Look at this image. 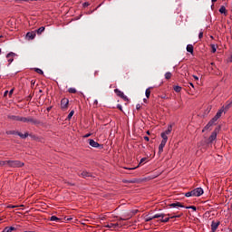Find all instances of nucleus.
<instances>
[{"instance_id":"nucleus-1","label":"nucleus","mask_w":232,"mask_h":232,"mask_svg":"<svg viewBox=\"0 0 232 232\" xmlns=\"http://www.w3.org/2000/svg\"><path fill=\"white\" fill-rule=\"evenodd\" d=\"M6 162L9 168H23L24 166V163L21 160H6Z\"/></svg>"},{"instance_id":"nucleus-2","label":"nucleus","mask_w":232,"mask_h":232,"mask_svg":"<svg viewBox=\"0 0 232 232\" xmlns=\"http://www.w3.org/2000/svg\"><path fill=\"white\" fill-rule=\"evenodd\" d=\"M21 122H30L31 124H39V121H37L34 117H22Z\"/></svg>"},{"instance_id":"nucleus-3","label":"nucleus","mask_w":232,"mask_h":232,"mask_svg":"<svg viewBox=\"0 0 232 232\" xmlns=\"http://www.w3.org/2000/svg\"><path fill=\"white\" fill-rule=\"evenodd\" d=\"M114 92L116 93V95H118V97H121V99H123V101H125V102L130 101V99H128V96H126L124 94V92H122V91H121L119 89H115Z\"/></svg>"},{"instance_id":"nucleus-4","label":"nucleus","mask_w":232,"mask_h":232,"mask_svg":"<svg viewBox=\"0 0 232 232\" xmlns=\"http://www.w3.org/2000/svg\"><path fill=\"white\" fill-rule=\"evenodd\" d=\"M78 177H82V179H88L92 177V172H88L87 170H81L78 172Z\"/></svg>"},{"instance_id":"nucleus-5","label":"nucleus","mask_w":232,"mask_h":232,"mask_svg":"<svg viewBox=\"0 0 232 232\" xmlns=\"http://www.w3.org/2000/svg\"><path fill=\"white\" fill-rule=\"evenodd\" d=\"M68 104H70V100H68V98L62 99L61 101L62 110H68Z\"/></svg>"},{"instance_id":"nucleus-6","label":"nucleus","mask_w":232,"mask_h":232,"mask_svg":"<svg viewBox=\"0 0 232 232\" xmlns=\"http://www.w3.org/2000/svg\"><path fill=\"white\" fill-rule=\"evenodd\" d=\"M167 217H169V218H163L160 220V222H163V223L169 222V218H180V217H182V214L181 215H174V216L168 214Z\"/></svg>"},{"instance_id":"nucleus-7","label":"nucleus","mask_w":232,"mask_h":232,"mask_svg":"<svg viewBox=\"0 0 232 232\" xmlns=\"http://www.w3.org/2000/svg\"><path fill=\"white\" fill-rule=\"evenodd\" d=\"M17 54H15V53H9L6 54V59L7 62L9 63V64H12V63H14V58L16 56Z\"/></svg>"},{"instance_id":"nucleus-8","label":"nucleus","mask_w":232,"mask_h":232,"mask_svg":"<svg viewBox=\"0 0 232 232\" xmlns=\"http://www.w3.org/2000/svg\"><path fill=\"white\" fill-rule=\"evenodd\" d=\"M222 113H224V109H220L217 114L212 118V120L217 122L221 117H222Z\"/></svg>"},{"instance_id":"nucleus-9","label":"nucleus","mask_w":232,"mask_h":232,"mask_svg":"<svg viewBox=\"0 0 232 232\" xmlns=\"http://www.w3.org/2000/svg\"><path fill=\"white\" fill-rule=\"evenodd\" d=\"M35 31H32V32H28L25 35L26 39H28L29 41H32L34 39H35Z\"/></svg>"},{"instance_id":"nucleus-10","label":"nucleus","mask_w":232,"mask_h":232,"mask_svg":"<svg viewBox=\"0 0 232 232\" xmlns=\"http://www.w3.org/2000/svg\"><path fill=\"white\" fill-rule=\"evenodd\" d=\"M219 226H220V221H218V222L212 221V224H211L212 232H216L217 229H218Z\"/></svg>"},{"instance_id":"nucleus-11","label":"nucleus","mask_w":232,"mask_h":232,"mask_svg":"<svg viewBox=\"0 0 232 232\" xmlns=\"http://www.w3.org/2000/svg\"><path fill=\"white\" fill-rule=\"evenodd\" d=\"M232 106V101L227 102L226 105L221 108V110H224V113L227 112L229 111V108Z\"/></svg>"},{"instance_id":"nucleus-12","label":"nucleus","mask_w":232,"mask_h":232,"mask_svg":"<svg viewBox=\"0 0 232 232\" xmlns=\"http://www.w3.org/2000/svg\"><path fill=\"white\" fill-rule=\"evenodd\" d=\"M194 194L196 197H200L201 195H204V189H202V188H197L194 189Z\"/></svg>"},{"instance_id":"nucleus-13","label":"nucleus","mask_w":232,"mask_h":232,"mask_svg":"<svg viewBox=\"0 0 232 232\" xmlns=\"http://www.w3.org/2000/svg\"><path fill=\"white\" fill-rule=\"evenodd\" d=\"M89 144L92 148H101V144L93 140H89Z\"/></svg>"},{"instance_id":"nucleus-14","label":"nucleus","mask_w":232,"mask_h":232,"mask_svg":"<svg viewBox=\"0 0 232 232\" xmlns=\"http://www.w3.org/2000/svg\"><path fill=\"white\" fill-rule=\"evenodd\" d=\"M217 140V130H214L208 138V142H213V140Z\"/></svg>"},{"instance_id":"nucleus-15","label":"nucleus","mask_w":232,"mask_h":232,"mask_svg":"<svg viewBox=\"0 0 232 232\" xmlns=\"http://www.w3.org/2000/svg\"><path fill=\"white\" fill-rule=\"evenodd\" d=\"M215 121H213V119L211 121H208V123L204 127L202 131H207V130H209V128H211V126H213V124H215Z\"/></svg>"},{"instance_id":"nucleus-16","label":"nucleus","mask_w":232,"mask_h":232,"mask_svg":"<svg viewBox=\"0 0 232 232\" xmlns=\"http://www.w3.org/2000/svg\"><path fill=\"white\" fill-rule=\"evenodd\" d=\"M7 117H8V119H10L11 121H18L19 122H21V120L23 119V117H21V116H15V115H8Z\"/></svg>"},{"instance_id":"nucleus-17","label":"nucleus","mask_w":232,"mask_h":232,"mask_svg":"<svg viewBox=\"0 0 232 232\" xmlns=\"http://www.w3.org/2000/svg\"><path fill=\"white\" fill-rule=\"evenodd\" d=\"M169 208H184V205L180 202H175L169 205Z\"/></svg>"},{"instance_id":"nucleus-18","label":"nucleus","mask_w":232,"mask_h":232,"mask_svg":"<svg viewBox=\"0 0 232 232\" xmlns=\"http://www.w3.org/2000/svg\"><path fill=\"white\" fill-rule=\"evenodd\" d=\"M164 146H166V142L161 141V143L159 146V153H162V151H164Z\"/></svg>"},{"instance_id":"nucleus-19","label":"nucleus","mask_w":232,"mask_h":232,"mask_svg":"<svg viewBox=\"0 0 232 232\" xmlns=\"http://www.w3.org/2000/svg\"><path fill=\"white\" fill-rule=\"evenodd\" d=\"M153 87H149L148 89H146L145 91V95L147 97V99H150V95H151V90Z\"/></svg>"},{"instance_id":"nucleus-20","label":"nucleus","mask_w":232,"mask_h":232,"mask_svg":"<svg viewBox=\"0 0 232 232\" xmlns=\"http://www.w3.org/2000/svg\"><path fill=\"white\" fill-rule=\"evenodd\" d=\"M119 223L113 224V223H110L108 225L105 226V227H109V229H111V227H119Z\"/></svg>"},{"instance_id":"nucleus-21","label":"nucleus","mask_w":232,"mask_h":232,"mask_svg":"<svg viewBox=\"0 0 232 232\" xmlns=\"http://www.w3.org/2000/svg\"><path fill=\"white\" fill-rule=\"evenodd\" d=\"M172 130H173V126L169 125L168 129L163 133H165V135H169V133H171Z\"/></svg>"},{"instance_id":"nucleus-22","label":"nucleus","mask_w":232,"mask_h":232,"mask_svg":"<svg viewBox=\"0 0 232 232\" xmlns=\"http://www.w3.org/2000/svg\"><path fill=\"white\" fill-rule=\"evenodd\" d=\"M16 135H18V137H21V139H26V137H28V132H25L24 134L21 133V132H16Z\"/></svg>"},{"instance_id":"nucleus-23","label":"nucleus","mask_w":232,"mask_h":232,"mask_svg":"<svg viewBox=\"0 0 232 232\" xmlns=\"http://www.w3.org/2000/svg\"><path fill=\"white\" fill-rule=\"evenodd\" d=\"M50 220L51 222H61V218H57L56 216H52Z\"/></svg>"},{"instance_id":"nucleus-24","label":"nucleus","mask_w":232,"mask_h":232,"mask_svg":"<svg viewBox=\"0 0 232 232\" xmlns=\"http://www.w3.org/2000/svg\"><path fill=\"white\" fill-rule=\"evenodd\" d=\"M185 197H196L195 190L185 193Z\"/></svg>"},{"instance_id":"nucleus-25","label":"nucleus","mask_w":232,"mask_h":232,"mask_svg":"<svg viewBox=\"0 0 232 232\" xmlns=\"http://www.w3.org/2000/svg\"><path fill=\"white\" fill-rule=\"evenodd\" d=\"M162 140L161 142H168V134H165L164 132L161 133Z\"/></svg>"},{"instance_id":"nucleus-26","label":"nucleus","mask_w":232,"mask_h":232,"mask_svg":"<svg viewBox=\"0 0 232 232\" xmlns=\"http://www.w3.org/2000/svg\"><path fill=\"white\" fill-rule=\"evenodd\" d=\"M15 227H6L5 229H4V231L3 232H12V231H15Z\"/></svg>"},{"instance_id":"nucleus-27","label":"nucleus","mask_w":232,"mask_h":232,"mask_svg":"<svg viewBox=\"0 0 232 232\" xmlns=\"http://www.w3.org/2000/svg\"><path fill=\"white\" fill-rule=\"evenodd\" d=\"M44 30H45L44 26H42L34 32H35V34H38V35H41V34H43V32H44Z\"/></svg>"},{"instance_id":"nucleus-28","label":"nucleus","mask_w":232,"mask_h":232,"mask_svg":"<svg viewBox=\"0 0 232 232\" xmlns=\"http://www.w3.org/2000/svg\"><path fill=\"white\" fill-rule=\"evenodd\" d=\"M152 217L153 218H164L166 217V214H156Z\"/></svg>"},{"instance_id":"nucleus-29","label":"nucleus","mask_w":232,"mask_h":232,"mask_svg":"<svg viewBox=\"0 0 232 232\" xmlns=\"http://www.w3.org/2000/svg\"><path fill=\"white\" fill-rule=\"evenodd\" d=\"M187 52H188V53H193V45L188 44L187 45Z\"/></svg>"},{"instance_id":"nucleus-30","label":"nucleus","mask_w":232,"mask_h":232,"mask_svg":"<svg viewBox=\"0 0 232 232\" xmlns=\"http://www.w3.org/2000/svg\"><path fill=\"white\" fill-rule=\"evenodd\" d=\"M181 91H182V87L179 85L174 86V92H176L177 93H180Z\"/></svg>"},{"instance_id":"nucleus-31","label":"nucleus","mask_w":232,"mask_h":232,"mask_svg":"<svg viewBox=\"0 0 232 232\" xmlns=\"http://www.w3.org/2000/svg\"><path fill=\"white\" fill-rule=\"evenodd\" d=\"M226 12H227V10H226V6L222 5V6L219 8V13H220V14H226Z\"/></svg>"},{"instance_id":"nucleus-32","label":"nucleus","mask_w":232,"mask_h":232,"mask_svg":"<svg viewBox=\"0 0 232 232\" xmlns=\"http://www.w3.org/2000/svg\"><path fill=\"white\" fill-rule=\"evenodd\" d=\"M17 132H18V131H15V130H7V131H6V134H7V135H17Z\"/></svg>"},{"instance_id":"nucleus-33","label":"nucleus","mask_w":232,"mask_h":232,"mask_svg":"<svg viewBox=\"0 0 232 232\" xmlns=\"http://www.w3.org/2000/svg\"><path fill=\"white\" fill-rule=\"evenodd\" d=\"M34 72H36V73H39V75H43L44 73V72H43V70H41L39 68H35Z\"/></svg>"},{"instance_id":"nucleus-34","label":"nucleus","mask_w":232,"mask_h":232,"mask_svg":"<svg viewBox=\"0 0 232 232\" xmlns=\"http://www.w3.org/2000/svg\"><path fill=\"white\" fill-rule=\"evenodd\" d=\"M171 76H172V74H171V72H168L165 73V79H167V80L171 79Z\"/></svg>"},{"instance_id":"nucleus-35","label":"nucleus","mask_w":232,"mask_h":232,"mask_svg":"<svg viewBox=\"0 0 232 232\" xmlns=\"http://www.w3.org/2000/svg\"><path fill=\"white\" fill-rule=\"evenodd\" d=\"M68 92H69V93H77V89L76 88H69Z\"/></svg>"},{"instance_id":"nucleus-36","label":"nucleus","mask_w":232,"mask_h":232,"mask_svg":"<svg viewBox=\"0 0 232 232\" xmlns=\"http://www.w3.org/2000/svg\"><path fill=\"white\" fill-rule=\"evenodd\" d=\"M75 113L74 111H71V112L68 114L67 116V120L70 121V119H72V117H73V114Z\"/></svg>"},{"instance_id":"nucleus-37","label":"nucleus","mask_w":232,"mask_h":232,"mask_svg":"<svg viewBox=\"0 0 232 232\" xmlns=\"http://www.w3.org/2000/svg\"><path fill=\"white\" fill-rule=\"evenodd\" d=\"M154 219V218H153V216L152 217H146L145 218V222H151V220H153Z\"/></svg>"},{"instance_id":"nucleus-38","label":"nucleus","mask_w":232,"mask_h":232,"mask_svg":"<svg viewBox=\"0 0 232 232\" xmlns=\"http://www.w3.org/2000/svg\"><path fill=\"white\" fill-rule=\"evenodd\" d=\"M131 213L132 214L129 215V218H131V217H133V215H137V213H139V210H132Z\"/></svg>"},{"instance_id":"nucleus-39","label":"nucleus","mask_w":232,"mask_h":232,"mask_svg":"<svg viewBox=\"0 0 232 232\" xmlns=\"http://www.w3.org/2000/svg\"><path fill=\"white\" fill-rule=\"evenodd\" d=\"M186 209H193V211H197V207L195 206L186 207Z\"/></svg>"},{"instance_id":"nucleus-40","label":"nucleus","mask_w":232,"mask_h":232,"mask_svg":"<svg viewBox=\"0 0 232 232\" xmlns=\"http://www.w3.org/2000/svg\"><path fill=\"white\" fill-rule=\"evenodd\" d=\"M211 52L212 53H215V52H217V47L215 46V44L211 45Z\"/></svg>"},{"instance_id":"nucleus-41","label":"nucleus","mask_w":232,"mask_h":232,"mask_svg":"<svg viewBox=\"0 0 232 232\" xmlns=\"http://www.w3.org/2000/svg\"><path fill=\"white\" fill-rule=\"evenodd\" d=\"M6 165H7L6 160L5 161H0V168L3 167V166H6Z\"/></svg>"},{"instance_id":"nucleus-42","label":"nucleus","mask_w":232,"mask_h":232,"mask_svg":"<svg viewBox=\"0 0 232 232\" xmlns=\"http://www.w3.org/2000/svg\"><path fill=\"white\" fill-rule=\"evenodd\" d=\"M204 37V32H200L198 34V39H202Z\"/></svg>"},{"instance_id":"nucleus-43","label":"nucleus","mask_w":232,"mask_h":232,"mask_svg":"<svg viewBox=\"0 0 232 232\" xmlns=\"http://www.w3.org/2000/svg\"><path fill=\"white\" fill-rule=\"evenodd\" d=\"M146 160H148L147 158H142L140 161V164H142V162H146Z\"/></svg>"},{"instance_id":"nucleus-44","label":"nucleus","mask_w":232,"mask_h":232,"mask_svg":"<svg viewBox=\"0 0 232 232\" xmlns=\"http://www.w3.org/2000/svg\"><path fill=\"white\" fill-rule=\"evenodd\" d=\"M88 6H90V3L88 2L83 3V8H86Z\"/></svg>"},{"instance_id":"nucleus-45","label":"nucleus","mask_w":232,"mask_h":232,"mask_svg":"<svg viewBox=\"0 0 232 232\" xmlns=\"http://www.w3.org/2000/svg\"><path fill=\"white\" fill-rule=\"evenodd\" d=\"M117 108H118V110H120L121 111H122V105L118 104V105H117Z\"/></svg>"},{"instance_id":"nucleus-46","label":"nucleus","mask_w":232,"mask_h":232,"mask_svg":"<svg viewBox=\"0 0 232 232\" xmlns=\"http://www.w3.org/2000/svg\"><path fill=\"white\" fill-rule=\"evenodd\" d=\"M140 108H141L140 104L138 103V104L136 105V110H140Z\"/></svg>"},{"instance_id":"nucleus-47","label":"nucleus","mask_w":232,"mask_h":232,"mask_svg":"<svg viewBox=\"0 0 232 232\" xmlns=\"http://www.w3.org/2000/svg\"><path fill=\"white\" fill-rule=\"evenodd\" d=\"M14 93V89H12L10 92H9V97H12V94Z\"/></svg>"},{"instance_id":"nucleus-48","label":"nucleus","mask_w":232,"mask_h":232,"mask_svg":"<svg viewBox=\"0 0 232 232\" xmlns=\"http://www.w3.org/2000/svg\"><path fill=\"white\" fill-rule=\"evenodd\" d=\"M125 182H129L130 184H135V180L125 181Z\"/></svg>"},{"instance_id":"nucleus-49","label":"nucleus","mask_w":232,"mask_h":232,"mask_svg":"<svg viewBox=\"0 0 232 232\" xmlns=\"http://www.w3.org/2000/svg\"><path fill=\"white\" fill-rule=\"evenodd\" d=\"M144 140H147V141H149V140H150V137L145 136V137H144Z\"/></svg>"},{"instance_id":"nucleus-50","label":"nucleus","mask_w":232,"mask_h":232,"mask_svg":"<svg viewBox=\"0 0 232 232\" xmlns=\"http://www.w3.org/2000/svg\"><path fill=\"white\" fill-rule=\"evenodd\" d=\"M193 77H194L195 81H198V78L197 75H193Z\"/></svg>"},{"instance_id":"nucleus-51","label":"nucleus","mask_w":232,"mask_h":232,"mask_svg":"<svg viewBox=\"0 0 232 232\" xmlns=\"http://www.w3.org/2000/svg\"><path fill=\"white\" fill-rule=\"evenodd\" d=\"M6 95H8V91H5L4 93V96L6 97Z\"/></svg>"},{"instance_id":"nucleus-52","label":"nucleus","mask_w":232,"mask_h":232,"mask_svg":"<svg viewBox=\"0 0 232 232\" xmlns=\"http://www.w3.org/2000/svg\"><path fill=\"white\" fill-rule=\"evenodd\" d=\"M129 218H120L119 220H128Z\"/></svg>"},{"instance_id":"nucleus-53","label":"nucleus","mask_w":232,"mask_h":232,"mask_svg":"<svg viewBox=\"0 0 232 232\" xmlns=\"http://www.w3.org/2000/svg\"><path fill=\"white\" fill-rule=\"evenodd\" d=\"M18 2H21V1H25V2H28V1H34V0H16Z\"/></svg>"},{"instance_id":"nucleus-54","label":"nucleus","mask_w":232,"mask_h":232,"mask_svg":"<svg viewBox=\"0 0 232 232\" xmlns=\"http://www.w3.org/2000/svg\"><path fill=\"white\" fill-rule=\"evenodd\" d=\"M98 74H99V71H95L94 75H98Z\"/></svg>"},{"instance_id":"nucleus-55","label":"nucleus","mask_w":232,"mask_h":232,"mask_svg":"<svg viewBox=\"0 0 232 232\" xmlns=\"http://www.w3.org/2000/svg\"><path fill=\"white\" fill-rule=\"evenodd\" d=\"M91 134H86L84 137L85 139H88V137H90Z\"/></svg>"},{"instance_id":"nucleus-56","label":"nucleus","mask_w":232,"mask_h":232,"mask_svg":"<svg viewBox=\"0 0 232 232\" xmlns=\"http://www.w3.org/2000/svg\"><path fill=\"white\" fill-rule=\"evenodd\" d=\"M94 104H99V102L97 100H95Z\"/></svg>"},{"instance_id":"nucleus-57","label":"nucleus","mask_w":232,"mask_h":232,"mask_svg":"<svg viewBox=\"0 0 232 232\" xmlns=\"http://www.w3.org/2000/svg\"><path fill=\"white\" fill-rule=\"evenodd\" d=\"M143 102H148V100H147V99H143Z\"/></svg>"},{"instance_id":"nucleus-58","label":"nucleus","mask_w":232,"mask_h":232,"mask_svg":"<svg viewBox=\"0 0 232 232\" xmlns=\"http://www.w3.org/2000/svg\"><path fill=\"white\" fill-rule=\"evenodd\" d=\"M190 86H191L192 88H195V85H193V83H190Z\"/></svg>"},{"instance_id":"nucleus-59","label":"nucleus","mask_w":232,"mask_h":232,"mask_svg":"<svg viewBox=\"0 0 232 232\" xmlns=\"http://www.w3.org/2000/svg\"><path fill=\"white\" fill-rule=\"evenodd\" d=\"M50 110H52V107H49V108L47 109L48 111H50Z\"/></svg>"},{"instance_id":"nucleus-60","label":"nucleus","mask_w":232,"mask_h":232,"mask_svg":"<svg viewBox=\"0 0 232 232\" xmlns=\"http://www.w3.org/2000/svg\"><path fill=\"white\" fill-rule=\"evenodd\" d=\"M212 3H217V0H212Z\"/></svg>"},{"instance_id":"nucleus-61","label":"nucleus","mask_w":232,"mask_h":232,"mask_svg":"<svg viewBox=\"0 0 232 232\" xmlns=\"http://www.w3.org/2000/svg\"><path fill=\"white\" fill-rule=\"evenodd\" d=\"M9 208H15V206H11V207H9Z\"/></svg>"},{"instance_id":"nucleus-62","label":"nucleus","mask_w":232,"mask_h":232,"mask_svg":"<svg viewBox=\"0 0 232 232\" xmlns=\"http://www.w3.org/2000/svg\"><path fill=\"white\" fill-rule=\"evenodd\" d=\"M39 92H40V93H43V90H40Z\"/></svg>"},{"instance_id":"nucleus-63","label":"nucleus","mask_w":232,"mask_h":232,"mask_svg":"<svg viewBox=\"0 0 232 232\" xmlns=\"http://www.w3.org/2000/svg\"><path fill=\"white\" fill-rule=\"evenodd\" d=\"M162 99H166V96L161 97Z\"/></svg>"},{"instance_id":"nucleus-64","label":"nucleus","mask_w":232,"mask_h":232,"mask_svg":"<svg viewBox=\"0 0 232 232\" xmlns=\"http://www.w3.org/2000/svg\"><path fill=\"white\" fill-rule=\"evenodd\" d=\"M147 134L150 135V131H147Z\"/></svg>"}]
</instances>
